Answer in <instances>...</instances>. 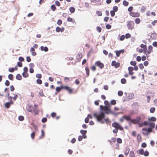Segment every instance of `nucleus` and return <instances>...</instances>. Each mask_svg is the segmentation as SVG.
Listing matches in <instances>:
<instances>
[{
	"instance_id": "obj_1",
	"label": "nucleus",
	"mask_w": 157,
	"mask_h": 157,
	"mask_svg": "<svg viewBox=\"0 0 157 157\" xmlns=\"http://www.w3.org/2000/svg\"><path fill=\"white\" fill-rule=\"evenodd\" d=\"M94 116L96 118L98 121H100L101 124H103L104 123L103 119L105 117V114L103 112H101L99 114L96 113H94Z\"/></svg>"
},
{
	"instance_id": "obj_2",
	"label": "nucleus",
	"mask_w": 157,
	"mask_h": 157,
	"mask_svg": "<svg viewBox=\"0 0 157 157\" xmlns=\"http://www.w3.org/2000/svg\"><path fill=\"white\" fill-rule=\"evenodd\" d=\"M134 25L133 21H130L127 22V26L128 29L132 30L134 28Z\"/></svg>"
},
{
	"instance_id": "obj_3",
	"label": "nucleus",
	"mask_w": 157,
	"mask_h": 157,
	"mask_svg": "<svg viewBox=\"0 0 157 157\" xmlns=\"http://www.w3.org/2000/svg\"><path fill=\"white\" fill-rule=\"evenodd\" d=\"M112 126L114 127L116 129H119L120 130H123V128L121 125L117 122H115L113 123L112 124Z\"/></svg>"
},
{
	"instance_id": "obj_4",
	"label": "nucleus",
	"mask_w": 157,
	"mask_h": 157,
	"mask_svg": "<svg viewBox=\"0 0 157 157\" xmlns=\"http://www.w3.org/2000/svg\"><path fill=\"white\" fill-rule=\"evenodd\" d=\"M104 110L105 111V113L107 114H108L109 113H111L112 114L114 113L113 112L111 111V105L105 106H104Z\"/></svg>"
},
{
	"instance_id": "obj_5",
	"label": "nucleus",
	"mask_w": 157,
	"mask_h": 157,
	"mask_svg": "<svg viewBox=\"0 0 157 157\" xmlns=\"http://www.w3.org/2000/svg\"><path fill=\"white\" fill-rule=\"evenodd\" d=\"M142 130L143 131H146V132H142L144 135H148V132H151L152 131V128L150 127L148 128L147 129V128H143Z\"/></svg>"
},
{
	"instance_id": "obj_6",
	"label": "nucleus",
	"mask_w": 157,
	"mask_h": 157,
	"mask_svg": "<svg viewBox=\"0 0 157 157\" xmlns=\"http://www.w3.org/2000/svg\"><path fill=\"white\" fill-rule=\"evenodd\" d=\"M63 89L67 91L69 94L73 93V89L67 86H63Z\"/></svg>"
},
{
	"instance_id": "obj_7",
	"label": "nucleus",
	"mask_w": 157,
	"mask_h": 157,
	"mask_svg": "<svg viewBox=\"0 0 157 157\" xmlns=\"http://www.w3.org/2000/svg\"><path fill=\"white\" fill-rule=\"evenodd\" d=\"M153 48L151 45H150L148 48V50L146 51V54L145 55L147 57H149V56L148 54H150L151 52L153 51Z\"/></svg>"
},
{
	"instance_id": "obj_8",
	"label": "nucleus",
	"mask_w": 157,
	"mask_h": 157,
	"mask_svg": "<svg viewBox=\"0 0 157 157\" xmlns=\"http://www.w3.org/2000/svg\"><path fill=\"white\" fill-rule=\"evenodd\" d=\"M129 15L132 17H137L140 16V14L138 12H132L129 13Z\"/></svg>"
},
{
	"instance_id": "obj_9",
	"label": "nucleus",
	"mask_w": 157,
	"mask_h": 157,
	"mask_svg": "<svg viewBox=\"0 0 157 157\" xmlns=\"http://www.w3.org/2000/svg\"><path fill=\"white\" fill-rule=\"evenodd\" d=\"M95 65L98 67L102 69L104 67L103 63H101L100 61H98L95 63Z\"/></svg>"
},
{
	"instance_id": "obj_10",
	"label": "nucleus",
	"mask_w": 157,
	"mask_h": 157,
	"mask_svg": "<svg viewBox=\"0 0 157 157\" xmlns=\"http://www.w3.org/2000/svg\"><path fill=\"white\" fill-rule=\"evenodd\" d=\"M111 65L114 66L116 68H117L120 67V63H119L115 61H113L112 62Z\"/></svg>"
},
{
	"instance_id": "obj_11",
	"label": "nucleus",
	"mask_w": 157,
	"mask_h": 157,
	"mask_svg": "<svg viewBox=\"0 0 157 157\" xmlns=\"http://www.w3.org/2000/svg\"><path fill=\"white\" fill-rule=\"evenodd\" d=\"M26 108L28 111L30 112H33L34 108L33 106L28 105L27 106Z\"/></svg>"
},
{
	"instance_id": "obj_12",
	"label": "nucleus",
	"mask_w": 157,
	"mask_h": 157,
	"mask_svg": "<svg viewBox=\"0 0 157 157\" xmlns=\"http://www.w3.org/2000/svg\"><path fill=\"white\" fill-rule=\"evenodd\" d=\"M140 47L143 48L144 51V54L145 55L146 54V52L147 50V46L146 45L143 44H141L140 45Z\"/></svg>"
},
{
	"instance_id": "obj_13",
	"label": "nucleus",
	"mask_w": 157,
	"mask_h": 157,
	"mask_svg": "<svg viewBox=\"0 0 157 157\" xmlns=\"http://www.w3.org/2000/svg\"><path fill=\"white\" fill-rule=\"evenodd\" d=\"M13 104V101L6 102L5 103V107L7 108H9L10 107V105Z\"/></svg>"
},
{
	"instance_id": "obj_14",
	"label": "nucleus",
	"mask_w": 157,
	"mask_h": 157,
	"mask_svg": "<svg viewBox=\"0 0 157 157\" xmlns=\"http://www.w3.org/2000/svg\"><path fill=\"white\" fill-rule=\"evenodd\" d=\"M64 30V28H60L59 27H57L56 28V31L57 32H63Z\"/></svg>"
},
{
	"instance_id": "obj_15",
	"label": "nucleus",
	"mask_w": 157,
	"mask_h": 157,
	"mask_svg": "<svg viewBox=\"0 0 157 157\" xmlns=\"http://www.w3.org/2000/svg\"><path fill=\"white\" fill-rule=\"evenodd\" d=\"M85 69L86 72V75L87 77H88L90 75V70L88 67H86Z\"/></svg>"
},
{
	"instance_id": "obj_16",
	"label": "nucleus",
	"mask_w": 157,
	"mask_h": 157,
	"mask_svg": "<svg viewBox=\"0 0 157 157\" xmlns=\"http://www.w3.org/2000/svg\"><path fill=\"white\" fill-rule=\"evenodd\" d=\"M125 120L127 121H130L131 120V117L130 115H125L124 116Z\"/></svg>"
},
{
	"instance_id": "obj_17",
	"label": "nucleus",
	"mask_w": 157,
	"mask_h": 157,
	"mask_svg": "<svg viewBox=\"0 0 157 157\" xmlns=\"http://www.w3.org/2000/svg\"><path fill=\"white\" fill-rule=\"evenodd\" d=\"M137 141L138 143H140L141 141L142 137L140 134H138L137 136Z\"/></svg>"
},
{
	"instance_id": "obj_18",
	"label": "nucleus",
	"mask_w": 157,
	"mask_h": 157,
	"mask_svg": "<svg viewBox=\"0 0 157 157\" xmlns=\"http://www.w3.org/2000/svg\"><path fill=\"white\" fill-rule=\"evenodd\" d=\"M148 125L150 128H153L155 127V124L154 122H150L148 124Z\"/></svg>"
},
{
	"instance_id": "obj_19",
	"label": "nucleus",
	"mask_w": 157,
	"mask_h": 157,
	"mask_svg": "<svg viewBox=\"0 0 157 157\" xmlns=\"http://www.w3.org/2000/svg\"><path fill=\"white\" fill-rule=\"evenodd\" d=\"M62 89H63V86L56 87V90L57 92H59Z\"/></svg>"
},
{
	"instance_id": "obj_20",
	"label": "nucleus",
	"mask_w": 157,
	"mask_h": 157,
	"mask_svg": "<svg viewBox=\"0 0 157 157\" xmlns=\"http://www.w3.org/2000/svg\"><path fill=\"white\" fill-rule=\"evenodd\" d=\"M130 151V149L128 147H126L125 149V150L124 152V154L127 155Z\"/></svg>"
},
{
	"instance_id": "obj_21",
	"label": "nucleus",
	"mask_w": 157,
	"mask_h": 157,
	"mask_svg": "<svg viewBox=\"0 0 157 157\" xmlns=\"http://www.w3.org/2000/svg\"><path fill=\"white\" fill-rule=\"evenodd\" d=\"M82 57V55L81 53H78L77 55V59L78 60H80Z\"/></svg>"
},
{
	"instance_id": "obj_22",
	"label": "nucleus",
	"mask_w": 157,
	"mask_h": 157,
	"mask_svg": "<svg viewBox=\"0 0 157 157\" xmlns=\"http://www.w3.org/2000/svg\"><path fill=\"white\" fill-rule=\"evenodd\" d=\"M42 51H44L46 52H47L48 49V48L47 47H44L43 46H42L40 47Z\"/></svg>"
},
{
	"instance_id": "obj_23",
	"label": "nucleus",
	"mask_w": 157,
	"mask_h": 157,
	"mask_svg": "<svg viewBox=\"0 0 157 157\" xmlns=\"http://www.w3.org/2000/svg\"><path fill=\"white\" fill-rule=\"evenodd\" d=\"M129 157H135L134 153L133 151H131L129 153Z\"/></svg>"
},
{
	"instance_id": "obj_24",
	"label": "nucleus",
	"mask_w": 157,
	"mask_h": 157,
	"mask_svg": "<svg viewBox=\"0 0 157 157\" xmlns=\"http://www.w3.org/2000/svg\"><path fill=\"white\" fill-rule=\"evenodd\" d=\"M148 120L149 121H156V118L154 117H151V118H149L148 119Z\"/></svg>"
},
{
	"instance_id": "obj_25",
	"label": "nucleus",
	"mask_w": 157,
	"mask_h": 157,
	"mask_svg": "<svg viewBox=\"0 0 157 157\" xmlns=\"http://www.w3.org/2000/svg\"><path fill=\"white\" fill-rule=\"evenodd\" d=\"M41 134L40 136V139H42L44 137V130H41Z\"/></svg>"
},
{
	"instance_id": "obj_26",
	"label": "nucleus",
	"mask_w": 157,
	"mask_h": 157,
	"mask_svg": "<svg viewBox=\"0 0 157 157\" xmlns=\"http://www.w3.org/2000/svg\"><path fill=\"white\" fill-rule=\"evenodd\" d=\"M16 77V79L18 80H21L22 79V77L20 74H17Z\"/></svg>"
},
{
	"instance_id": "obj_27",
	"label": "nucleus",
	"mask_w": 157,
	"mask_h": 157,
	"mask_svg": "<svg viewBox=\"0 0 157 157\" xmlns=\"http://www.w3.org/2000/svg\"><path fill=\"white\" fill-rule=\"evenodd\" d=\"M123 4L124 6H127L128 4L129 3L125 0H124L123 2Z\"/></svg>"
},
{
	"instance_id": "obj_28",
	"label": "nucleus",
	"mask_w": 157,
	"mask_h": 157,
	"mask_svg": "<svg viewBox=\"0 0 157 157\" xmlns=\"http://www.w3.org/2000/svg\"><path fill=\"white\" fill-rule=\"evenodd\" d=\"M22 75L25 78H27L29 76V75L27 72H23Z\"/></svg>"
},
{
	"instance_id": "obj_29",
	"label": "nucleus",
	"mask_w": 157,
	"mask_h": 157,
	"mask_svg": "<svg viewBox=\"0 0 157 157\" xmlns=\"http://www.w3.org/2000/svg\"><path fill=\"white\" fill-rule=\"evenodd\" d=\"M33 112H34V114L35 115L38 114L39 113V111H38L36 109H33Z\"/></svg>"
},
{
	"instance_id": "obj_30",
	"label": "nucleus",
	"mask_w": 157,
	"mask_h": 157,
	"mask_svg": "<svg viewBox=\"0 0 157 157\" xmlns=\"http://www.w3.org/2000/svg\"><path fill=\"white\" fill-rule=\"evenodd\" d=\"M140 20L139 18H137L135 20V22L136 24H139L140 22Z\"/></svg>"
},
{
	"instance_id": "obj_31",
	"label": "nucleus",
	"mask_w": 157,
	"mask_h": 157,
	"mask_svg": "<svg viewBox=\"0 0 157 157\" xmlns=\"http://www.w3.org/2000/svg\"><path fill=\"white\" fill-rule=\"evenodd\" d=\"M146 9V7H145L144 6H143L141 8V9L140 11L141 12L143 13L145 12V11Z\"/></svg>"
},
{
	"instance_id": "obj_32",
	"label": "nucleus",
	"mask_w": 157,
	"mask_h": 157,
	"mask_svg": "<svg viewBox=\"0 0 157 157\" xmlns=\"http://www.w3.org/2000/svg\"><path fill=\"white\" fill-rule=\"evenodd\" d=\"M96 14L98 16H101L102 15V12L100 11H97L96 12Z\"/></svg>"
},
{
	"instance_id": "obj_33",
	"label": "nucleus",
	"mask_w": 157,
	"mask_h": 157,
	"mask_svg": "<svg viewBox=\"0 0 157 157\" xmlns=\"http://www.w3.org/2000/svg\"><path fill=\"white\" fill-rule=\"evenodd\" d=\"M69 10L70 12L72 13L75 12V9L74 7H71L70 8Z\"/></svg>"
},
{
	"instance_id": "obj_34",
	"label": "nucleus",
	"mask_w": 157,
	"mask_h": 157,
	"mask_svg": "<svg viewBox=\"0 0 157 157\" xmlns=\"http://www.w3.org/2000/svg\"><path fill=\"white\" fill-rule=\"evenodd\" d=\"M51 8L53 11H54L56 10V8L54 5H52L51 6Z\"/></svg>"
},
{
	"instance_id": "obj_35",
	"label": "nucleus",
	"mask_w": 157,
	"mask_h": 157,
	"mask_svg": "<svg viewBox=\"0 0 157 157\" xmlns=\"http://www.w3.org/2000/svg\"><path fill=\"white\" fill-rule=\"evenodd\" d=\"M18 119L19 121H22L24 120V118L23 116H20L18 117Z\"/></svg>"
},
{
	"instance_id": "obj_36",
	"label": "nucleus",
	"mask_w": 157,
	"mask_h": 157,
	"mask_svg": "<svg viewBox=\"0 0 157 157\" xmlns=\"http://www.w3.org/2000/svg\"><path fill=\"white\" fill-rule=\"evenodd\" d=\"M155 110V108L154 107H151L150 109V112L152 113H154Z\"/></svg>"
},
{
	"instance_id": "obj_37",
	"label": "nucleus",
	"mask_w": 157,
	"mask_h": 157,
	"mask_svg": "<svg viewBox=\"0 0 157 157\" xmlns=\"http://www.w3.org/2000/svg\"><path fill=\"white\" fill-rule=\"evenodd\" d=\"M80 132L82 134L84 135L86 133L87 131L86 130H82L80 131Z\"/></svg>"
},
{
	"instance_id": "obj_38",
	"label": "nucleus",
	"mask_w": 157,
	"mask_h": 157,
	"mask_svg": "<svg viewBox=\"0 0 157 157\" xmlns=\"http://www.w3.org/2000/svg\"><path fill=\"white\" fill-rule=\"evenodd\" d=\"M35 136V132H33L31 134V137L32 139L34 140Z\"/></svg>"
},
{
	"instance_id": "obj_39",
	"label": "nucleus",
	"mask_w": 157,
	"mask_h": 157,
	"mask_svg": "<svg viewBox=\"0 0 157 157\" xmlns=\"http://www.w3.org/2000/svg\"><path fill=\"white\" fill-rule=\"evenodd\" d=\"M130 64L132 66H135L136 64V62L135 61H132L130 62Z\"/></svg>"
},
{
	"instance_id": "obj_40",
	"label": "nucleus",
	"mask_w": 157,
	"mask_h": 157,
	"mask_svg": "<svg viewBox=\"0 0 157 157\" xmlns=\"http://www.w3.org/2000/svg\"><path fill=\"white\" fill-rule=\"evenodd\" d=\"M67 21L69 22H72L74 23V21H73V19L70 17H68L67 18Z\"/></svg>"
},
{
	"instance_id": "obj_41",
	"label": "nucleus",
	"mask_w": 157,
	"mask_h": 157,
	"mask_svg": "<svg viewBox=\"0 0 157 157\" xmlns=\"http://www.w3.org/2000/svg\"><path fill=\"white\" fill-rule=\"evenodd\" d=\"M111 104L115 105L116 104V102L114 100H112L110 101Z\"/></svg>"
},
{
	"instance_id": "obj_42",
	"label": "nucleus",
	"mask_w": 157,
	"mask_h": 157,
	"mask_svg": "<svg viewBox=\"0 0 157 157\" xmlns=\"http://www.w3.org/2000/svg\"><path fill=\"white\" fill-rule=\"evenodd\" d=\"M8 78L11 80H13V75L12 74H10L8 75Z\"/></svg>"
},
{
	"instance_id": "obj_43",
	"label": "nucleus",
	"mask_w": 157,
	"mask_h": 157,
	"mask_svg": "<svg viewBox=\"0 0 157 157\" xmlns=\"http://www.w3.org/2000/svg\"><path fill=\"white\" fill-rule=\"evenodd\" d=\"M121 82L122 84H125L126 82V80L125 78H123L121 80Z\"/></svg>"
},
{
	"instance_id": "obj_44",
	"label": "nucleus",
	"mask_w": 157,
	"mask_h": 157,
	"mask_svg": "<svg viewBox=\"0 0 157 157\" xmlns=\"http://www.w3.org/2000/svg\"><path fill=\"white\" fill-rule=\"evenodd\" d=\"M116 140L118 143L121 144L122 143V140L120 138L117 139Z\"/></svg>"
},
{
	"instance_id": "obj_45",
	"label": "nucleus",
	"mask_w": 157,
	"mask_h": 157,
	"mask_svg": "<svg viewBox=\"0 0 157 157\" xmlns=\"http://www.w3.org/2000/svg\"><path fill=\"white\" fill-rule=\"evenodd\" d=\"M157 23V20H155L153 21L152 22H151V23L152 25L154 26H155V25H156V23Z\"/></svg>"
},
{
	"instance_id": "obj_46",
	"label": "nucleus",
	"mask_w": 157,
	"mask_h": 157,
	"mask_svg": "<svg viewBox=\"0 0 157 157\" xmlns=\"http://www.w3.org/2000/svg\"><path fill=\"white\" fill-rule=\"evenodd\" d=\"M144 150L143 149H141L139 151V153L140 155H143L144 154Z\"/></svg>"
},
{
	"instance_id": "obj_47",
	"label": "nucleus",
	"mask_w": 157,
	"mask_h": 157,
	"mask_svg": "<svg viewBox=\"0 0 157 157\" xmlns=\"http://www.w3.org/2000/svg\"><path fill=\"white\" fill-rule=\"evenodd\" d=\"M14 70L15 69L14 68H9L8 69L9 71L11 72H13Z\"/></svg>"
},
{
	"instance_id": "obj_48",
	"label": "nucleus",
	"mask_w": 157,
	"mask_h": 157,
	"mask_svg": "<svg viewBox=\"0 0 157 157\" xmlns=\"http://www.w3.org/2000/svg\"><path fill=\"white\" fill-rule=\"evenodd\" d=\"M131 122L134 124H138L136 119H132L131 120Z\"/></svg>"
},
{
	"instance_id": "obj_49",
	"label": "nucleus",
	"mask_w": 157,
	"mask_h": 157,
	"mask_svg": "<svg viewBox=\"0 0 157 157\" xmlns=\"http://www.w3.org/2000/svg\"><path fill=\"white\" fill-rule=\"evenodd\" d=\"M131 37V35L128 33H127L125 35V37L126 39H128L130 38Z\"/></svg>"
},
{
	"instance_id": "obj_50",
	"label": "nucleus",
	"mask_w": 157,
	"mask_h": 157,
	"mask_svg": "<svg viewBox=\"0 0 157 157\" xmlns=\"http://www.w3.org/2000/svg\"><path fill=\"white\" fill-rule=\"evenodd\" d=\"M125 38V36L124 35H122L120 37V40L121 41H123L124 40Z\"/></svg>"
},
{
	"instance_id": "obj_51",
	"label": "nucleus",
	"mask_w": 157,
	"mask_h": 157,
	"mask_svg": "<svg viewBox=\"0 0 157 157\" xmlns=\"http://www.w3.org/2000/svg\"><path fill=\"white\" fill-rule=\"evenodd\" d=\"M47 119L46 117H44L42 119L41 121L43 123H45L46 122H47Z\"/></svg>"
},
{
	"instance_id": "obj_52",
	"label": "nucleus",
	"mask_w": 157,
	"mask_h": 157,
	"mask_svg": "<svg viewBox=\"0 0 157 157\" xmlns=\"http://www.w3.org/2000/svg\"><path fill=\"white\" fill-rule=\"evenodd\" d=\"M139 66L141 70H142L143 69L144 67L143 64L142 63H140V64H139Z\"/></svg>"
},
{
	"instance_id": "obj_53",
	"label": "nucleus",
	"mask_w": 157,
	"mask_h": 157,
	"mask_svg": "<svg viewBox=\"0 0 157 157\" xmlns=\"http://www.w3.org/2000/svg\"><path fill=\"white\" fill-rule=\"evenodd\" d=\"M133 9V7L132 6L129 7L128 9V11L130 12V13L131 12H132V11Z\"/></svg>"
},
{
	"instance_id": "obj_54",
	"label": "nucleus",
	"mask_w": 157,
	"mask_h": 157,
	"mask_svg": "<svg viewBox=\"0 0 157 157\" xmlns=\"http://www.w3.org/2000/svg\"><path fill=\"white\" fill-rule=\"evenodd\" d=\"M64 81L66 82H67L70 81V79L69 78L65 77L64 79Z\"/></svg>"
},
{
	"instance_id": "obj_55",
	"label": "nucleus",
	"mask_w": 157,
	"mask_h": 157,
	"mask_svg": "<svg viewBox=\"0 0 157 157\" xmlns=\"http://www.w3.org/2000/svg\"><path fill=\"white\" fill-rule=\"evenodd\" d=\"M136 121L138 123L141 121V118L139 117H137L136 119Z\"/></svg>"
},
{
	"instance_id": "obj_56",
	"label": "nucleus",
	"mask_w": 157,
	"mask_h": 157,
	"mask_svg": "<svg viewBox=\"0 0 157 157\" xmlns=\"http://www.w3.org/2000/svg\"><path fill=\"white\" fill-rule=\"evenodd\" d=\"M104 104L105 105V106H109L111 105H110L109 104V102L108 101L106 100L104 101Z\"/></svg>"
},
{
	"instance_id": "obj_57",
	"label": "nucleus",
	"mask_w": 157,
	"mask_h": 157,
	"mask_svg": "<svg viewBox=\"0 0 157 157\" xmlns=\"http://www.w3.org/2000/svg\"><path fill=\"white\" fill-rule=\"evenodd\" d=\"M30 68H33L34 67V64L33 63H30L29 65Z\"/></svg>"
},
{
	"instance_id": "obj_58",
	"label": "nucleus",
	"mask_w": 157,
	"mask_h": 157,
	"mask_svg": "<svg viewBox=\"0 0 157 157\" xmlns=\"http://www.w3.org/2000/svg\"><path fill=\"white\" fill-rule=\"evenodd\" d=\"M143 155L145 156H147L149 155V153L148 151H146L144 152Z\"/></svg>"
},
{
	"instance_id": "obj_59",
	"label": "nucleus",
	"mask_w": 157,
	"mask_h": 157,
	"mask_svg": "<svg viewBox=\"0 0 157 157\" xmlns=\"http://www.w3.org/2000/svg\"><path fill=\"white\" fill-rule=\"evenodd\" d=\"M36 77L37 78H40L42 77V75L40 74H37L36 75Z\"/></svg>"
},
{
	"instance_id": "obj_60",
	"label": "nucleus",
	"mask_w": 157,
	"mask_h": 157,
	"mask_svg": "<svg viewBox=\"0 0 157 157\" xmlns=\"http://www.w3.org/2000/svg\"><path fill=\"white\" fill-rule=\"evenodd\" d=\"M36 82L38 84H41L42 83V81L41 79H37L36 80Z\"/></svg>"
},
{
	"instance_id": "obj_61",
	"label": "nucleus",
	"mask_w": 157,
	"mask_h": 157,
	"mask_svg": "<svg viewBox=\"0 0 157 157\" xmlns=\"http://www.w3.org/2000/svg\"><path fill=\"white\" fill-rule=\"evenodd\" d=\"M62 20L60 19L58 20L57 22V24L59 25H60L62 24Z\"/></svg>"
},
{
	"instance_id": "obj_62",
	"label": "nucleus",
	"mask_w": 157,
	"mask_h": 157,
	"mask_svg": "<svg viewBox=\"0 0 157 157\" xmlns=\"http://www.w3.org/2000/svg\"><path fill=\"white\" fill-rule=\"evenodd\" d=\"M96 29H97V30L98 31V32L100 33L101 32V29L100 27H99V26H97L96 28Z\"/></svg>"
},
{
	"instance_id": "obj_63",
	"label": "nucleus",
	"mask_w": 157,
	"mask_h": 157,
	"mask_svg": "<svg viewBox=\"0 0 157 157\" xmlns=\"http://www.w3.org/2000/svg\"><path fill=\"white\" fill-rule=\"evenodd\" d=\"M115 11L112 10L110 11V14L112 17H113L115 15Z\"/></svg>"
},
{
	"instance_id": "obj_64",
	"label": "nucleus",
	"mask_w": 157,
	"mask_h": 157,
	"mask_svg": "<svg viewBox=\"0 0 157 157\" xmlns=\"http://www.w3.org/2000/svg\"><path fill=\"white\" fill-rule=\"evenodd\" d=\"M55 4L56 6H60V2L58 1H56L55 2Z\"/></svg>"
}]
</instances>
